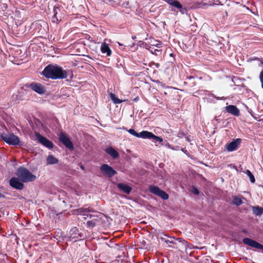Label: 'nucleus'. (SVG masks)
<instances>
[{"label":"nucleus","instance_id":"nucleus-1","mask_svg":"<svg viewBox=\"0 0 263 263\" xmlns=\"http://www.w3.org/2000/svg\"><path fill=\"white\" fill-rule=\"evenodd\" d=\"M42 73L46 78L53 80L66 79L67 77V72L57 65H48Z\"/></svg>","mask_w":263,"mask_h":263},{"label":"nucleus","instance_id":"nucleus-2","mask_svg":"<svg viewBox=\"0 0 263 263\" xmlns=\"http://www.w3.org/2000/svg\"><path fill=\"white\" fill-rule=\"evenodd\" d=\"M16 174L20 180L23 182H31L35 180L36 178L35 175L25 167H21L18 168L16 171Z\"/></svg>","mask_w":263,"mask_h":263},{"label":"nucleus","instance_id":"nucleus-3","mask_svg":"<svg viewBox=\"0 0 263 263\" xmlns=\"http://www.w3.org/2000/svg\"><path fill=\"white\" fill-rule=\"evenodd\" d=\"M75 214L83 216L84 219H86L87 218L98 217L100 215L90 207L79 208L76 211Z\"/></svg>","mask_w":263,"mask_h":263},{"label":"nucleus","instance_id":"nucleus-4","mask_svg":"<svg viewBox=\"0 0 263 263\" xmlns=\"http://www.w3.org/2000/svg\"><path fill=\"white\" fill-rule=\"evenodd\" d=\"M2 139L7 143L11 145H18L21 144L19 138L13 134L4 133L1 135Z\"/></svg>","mask_w":263,"mask_h":263},{"label":"nucleus","instance_id":"nucleus-5","mask_svg":"<svg viewBox=\"0 0 263 263\" xmlns=\"http://www.w3.org/2000/svg\"><path fill=\"white\" fill-rule=\"evenodd\" d=\"M35 139L37 141L42 144L43 146L46 147L49 149H51L53 147V144L51 141L47 139L46 138L42 136L39 133H35Z\"/></svg>","mask_w":263,"mask_h":263},{"label":"nucleus","instance_id":"nucleus-6","mask_svg":"<svg viewBox=\"0 0 263 263\" xmlns=\"http://www.w3.org/2000/svg\"><path fill=\"white\" fill-rule=\"evenodd\" d=\"M149 191L152 194L157 195L162 199L166 200L168 198V194L156 186L150 185L149 186Z\"/></svg>","mask_w":263,"mask_h":263},{"label":"nucleus","instance_id":"nucleus-7","mask_svg":"<svg viewBox=\"0 0 263 263\" xmlns=\"http://www.w3.org/2000/svg\"><path fill=\"white\" fill-rule=\"evenodd\" d=\"M59 136L60 141L66 147L69 149H72L73 148L72 143L65 133H61L59 134Z\"/></svg>","mask_w":263,"mask_h":263},{"label":"nucleus","instance_id":"nucleus-8","mask_svg":"<svg viewBox=\"0 0 263 263\" xmlns=\"http://www.w3.org/2000/svg\"><path fill=\"white\" fill-rule=\"evenodd\" d=\"M243 242L251 247L263 250V245L258 242L249 238H245L242 240Z\"/></svg>","mask_w":263,"mask_h":263},{"label":"nucleus","instance_id":"nucleus-9","mask_svg":"<svg viewBox=\"0 0 263 263\" xmlns=\"http://www.w3.org/2000/svg\"><path fill=\"white\" fill-rule=\"evenodd\" d=\"M23 182H22L19 178L17 177H12L10 180V185L12 187L21 190L24 188V184L23 183Z\"/></svg>","mask_w":263,"mask_h":263},{"label":"nucleus","instance_id":"nucleus-10","mask_svg":"<svg viewBox=\"0 0 263 263\" xmlns=\"http://www.w3.org/2000/svg\"><path fill=\"white\" fill-rule=\"evenodd\" d=\"M100 170L109 177H112L117 173L116 171L108 164H103L100 167Z\"/></svg>","mask_w":263,"mask_h":263},{"label":"nucleus","instance_id":"nucleus-11","mask_svg":"<svg viewBox=\"0 0 263 263\" xmlns=\"http://www.w3.org/2000/svg\"><path fill=\"white\" fill-rule=\"evenodd\" d=\"M29 86L32 90L39 94L42 95L45 92L44 87L41 84L32 83Z\"/></svg>","mask_w":263,"mask_h":263},{"label":"nucleus","instance_id":"nucleus-12","mask_svg":"<svg viewBox=\"0 0 263 263\" xmlns=\"http://www.w3.org/2000/svg\"><path fill=\"white\" fill-rule=\"evenodd\" d=\"M240 139H237L235 141L229 143H228L226 146V149L229 152H232L233 151H235L238 147V145L240 143Z\"/></svg>","mask_w":263,"mask_h":263},{"label":"nucleus","instance_id":"nucleus-13","mask_svg":"<svg viewBox=\"0 0 263 263\" xmlns=\"http://www.w3.org/2000/svg\"><path fill=\"white\" fill-rule=\"evenodd\" d=\"M123 129H124V130L127 131L130 134H131L132 135H133L136 137L141 138L143 139H145V135H146V132H147L145 130H143L140 133H137L134 129L131 128L129 129H127L126 128H125L124 127H123Z\"/></svg>","mask_w":263,"mask_h":263},{"label":"nucleus","instance_id":"nucleus-14","mask_svg":"<svg viewBox=\"0 0 263 263\" xmlns=\"http://www.w3.org/2000/svg\"><path fill=\"white\" fill-rule=\"evenodd\" d=\"M226 110L228 112L231 114L237 117L240 114L239 110L236 106L234 105H230L227 106L226 107Z\"/></svg>","mask_w":263,"mask_h":263},{"label":"nucleus","instance_id":"nucleus-15","mask_svg":"<svg viewBox=\"0 0 263 263\" xmlns=\"http://www.w3.org/2000/svg\"><path fill=\"white\" fill-rule=\"evenodd\" d=\"M172 7V10L175 11V8H181V4L177 0H163Z\"/></svg>","mask_w":263,"mask_h":263},{"label":"nucleus","instance_id":"nucleus-16","mask_svg":"<svg viewBox=\"0 0 263 263\" xmlns=\"http://www.w3.org/2000/svg\"><path fill=\"white\" fill-rule=\"evenodd\" d=\"M145 139H152L153 141L155 143L157 142H162L163 139L160 137L155 136L152 133L147 131L145 135Z\"/></svg>","mask_w":263,"mask_h":263},{"label":"nucleus","instance_id":"nucleus-17","mask_svg":"<svg viewBox=\"0 0 263 263\" xmlns=\"http://www.w3.org/2000/svg\"><path fill=\"white\" fill-rule=\"evenodd\" d=\"M100 50L103 54H106L107 57H110L111 55L112 51L109 47L108 44L105 42L102 44Z\"/></svg>","mask_w":263,"mask_h":263},{"label":"nucleus","instance_id":"nucleus-18","mask_svg":"<svg viewBox=\"0 0 263 263\" xmlns=\"http://www.w3.org/2000/svg\"><path fill=\"white\" fill-rule=\"evenodd\" d=\"M117 187L120 190L127 194H129L132 190V188L130 186L122 183L117 184Z\"/></svg>","mask_w":263,"mask_h":263},{"label":"nucleus","instance_id":"nucleus-19","mask_svg":"<svg viewBox=\"0 0 263 263\" xmlns=\"http://www.w3.org/2000/svg\"><path fill=\"white\" fill-rule=\"evenodd\" d=\"M60 11L59 7L54 6L53 9V12L54 13L53 17L52 18V22L53 23L58 22L61 20L62 17L58 15V12Z\"/></svg>","mask_w":263,"mask_h":263},{"label":"nucleus","instance_id":"nucleus-20","mask_svg":"<svg viewBox=\"0 0 263 263\" xmlns=\"http://www.w3.org/2000/svg\"><path fill=\"white\" fill-rule=\"evenodd\" d=\"M106 152L114 158H117L119 156L118 153L111 147L107 148Z\"/></svg>","mask_w":263,"mask_h":263},{"label":"nucleus","instance_id":"nucleus-21","mask_svg":"<svg viewBox=\"0 0 263 263\" xmlns=\"http://www.w3.org/2000/svg\"><path fill=\"white\" fill-rule=\"evenodd\" d=\"M253 213L256 216H260L262 214L263 209L259 206H253L252 208Z\"/></svg>","mask_w":263,"mask_h":263},{"label":"nucleus","instance_id":"nucleus-22","mask_svg":"<svg viewBox=\"0 0 263 263\" xmlns=\"http://www.w3.org/2000/svg\"><path fill=\"white\" fill-rule=\"evenodd\" d=\"M58 162V160L52 155H49L47 158V164H54Z\"/></svg>","mask_w":263,"mask_h":263},{"label":"nucleus","instance_id":"nucleus-23","mask_svg":"<svg viewBox=\"0 0 263 263\" xmlns=\"http://www.w3.org/2000/svg\"><path fill=\"white\" fill-rule=\"evenodd\" d=\"M78 231L77 228L72 229L70 230V237L73 240V241H76L79 238V237L77 235H73L74 234H77V232Z\"/></svg>","mask_w":263,"mask_h":263},{"label":"nucleus","instance_id":"nucleus-24","mask_svg":"<svg viewBox=\"0 0 263 263\" xmlns=\"http://www.w3.org/2000/svg\"><path fill=\"white\" fill-rule=\"evenodd\" d=\"M110 98L112 100V102L114 104H120L123 102L122 100L119 99V98H117L116 95L112 93H110L109 94Z\"/></svg>","mask_w":263,"mask_h":263},{"label":"nucleus","instance_id":"nucleus-25","mask_svg":"<svg viewBox=\"0 0 263 263\" xmlns=\"http://www.w3.org/2000/svg\"><path fill=\"white\" fill-rule=\"evenodd\" d=\"M232 202L236 205H240L242 203L241 199L239 197H234L233 199Z\"/></svg>","mask_w":263,"mask_h":263},{"label":"nucleus","instance_id":"nucleus-26","mask_svg":"<svg viewBox=\"0 0 263 263\" xmlns=\"http://www.w3.org/2000/svg\"><path fill=\"white\" fill-rule=\"evenodd\" d=\"M246 173L248 175V176H249L250 181L252 183L255 182V178H254V176L253 175V174L251 173V172L250 171L247 170Z\"/></svg>","mask_w":263,"mask_h":263},{"label":"nucleus","instance_id":"nucleus-27","mask_svg":"<svg viewBox=\"0 0 263 263\" xmlns=\"http://www.w3.org/2000/svg\"><path fill=\"white\" fill-rule=\"evenodd\" d=\"M96 223V219H93L91 220H89L87 222V225L89 227H93L95 226Z\"/></svg>","mask_w":263,"mask_h":263},{"label":"nucleus","instance_id":"nucleus-28","mask_svg":"<svg viewBox=\"0 0 263 263\" xmlns=\"http://www.w3.org/2000/svg\"><path fill=\"white\" fill-rule=\"evenodd\" d=\"M178 9L180 10V12L182 14H185L187 12L186 8H183L182 5H181V8H179Z\"/></svg>","mask_w":263,"mask_h":263},{"label":"nucleus","instance_id":"nucleus-29","mask_svg":"<svg viewBox=\"0 0 263 263\" xmlns=\"http://www.w3.org/2000/svg\"><path fill=\"white\" fill-rule=\"evenodd\" d=\"M148 50L149 52H151L152 54H157L156 52H159V51L158 49H154L153 50V48L152 47H149L148 48Z\"/></svg>","mask_w":263,"mask_h":263},{"label":"nucleus","instance_id":"nucleus-30","mask_svg":"<svg viewBox=\"0 0 263 263\" xmlns=\"http://www.w3.org/2000/svg\"><path fill=\"white\" fill-rule=\"evenodd\" d=\"M185 134L182 131H179L178 133V137L179 138H183Z\"/></svg>","mask_w":263,"mask_h":263},{"label":"nucleus","instance_id":"nucleus-31","mask_svg":"<svg viewBox=\"0 0 263 263\" xmlns=\"http://www.w3.org/2000/svg\"><path fill=\"white\" fill-rule=\"evenodd\" d=\"M5 192L0 190V199L4 198Z\"/></svg>","mask_w":263,"mask_h":263},{"label":"nucleus","instance_id":"nucleus-32","mask_svg":"<svg viewBox=\"0 0 263 263\" xmlns=\"http://www.w3.org/2000/svg\"><path fill=\"white\" fill-rule=\"evenodd\" d=\"M193 192L194 193V194H195V195H198L199 193V191L196 188H194L193 189Z\"/></svg>","mask_w":263,"mask_h":263},{"label":"nucleus","instance_id":"nucleus-33","mask_svg":"<svg viewBox=\"0 0 263 263\" xmlns=\"http://www.w3.org/2000/svg\"><path fill=\"white\" fill-rule=\"evenodd\" d=\"M158 42V43H157L156 45H153V46H155L156 47H158V48H160L162 47V44L160 42H158V41H157Z\"/></svg>","mask_w":263,"mask_h":263},{"label":"nucleus","instance_id":"nucleus-34","mask_svg":"<svg viewBox=\"0 0 263 263\" xmlns=\"http://www.w3.org/2000/svg\"><path fill=\"white\" fill-rule=\"evenodd\" d=\"M165 146L168 148L172 149L173 150H176V149L174 148L170 144L167 143L165 144Z\"/></svg>","mask_w":263,"mask_h":263},{"label":"nucleus","instance_id":"nucleus-35","mask_svg":"<svg viewBox=\"0 0 263 263\" xmlns=\"http://www.w3.org/2000/svg\"><path fill=\"white\" fill-rule=\"evenodd\" d=\"M80 168L82 170H84V167L83 165H80Z\"/></svg>","mask_w":263,"mask_h":263},{"label":"nucleus","instance_id":"nucleus-36","mask_svg":"<svg viewBox=\"0 0 263 263\" xmlns=\"http://www.w3.org/2000/svg\"><path fill=\"white\" fill-rule=\"evenodd\" d=\"M217 99L220 100V99L219 98H217Z\"/></svg>","mask_w":263,"mask_h":263}]
</instances>
